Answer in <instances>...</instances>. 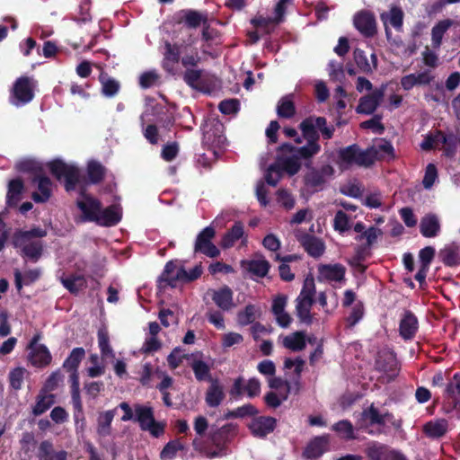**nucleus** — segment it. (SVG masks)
Returning <instances> with one entry per match:
<instances>
[{"mask_svg": "<svg viewBox=\"0 0 460 460\" xmlns=\"http://www.w3.org/2000/svg\"><path fill=\"white\" fill-rule=\"evenodd\" d=\"M121 220V213L115 205H111L105 208H101L98 220L95 223L102 226H116Z\"/></svg>", "mask_w": 460, "mask_h": 460, "instance_id": "bb28decb", "label": "nucleus"}, {"mask_svg": "<svg viewBox=\"0 0 460 460\" xmlns=\"http://www.w3.org/2000/svg\"><path fill=\"white\" fill-rule=\"evenodd\" d=\"M190 366L197 381L202 382L213 380L211 378L210 367L204 360L194 358Z\"/></svg>", "mask_w": 460, "mask_h": 460, "instance_id": "ea45409f", "label": "nucleus"}, {"mask_svg": "<svg viewBox=\"0 0 460 460\" xmlns=\"http://www.w3.org/2000/svg\"><path fill=\"white\" fill-rule=\"evenodd\" d=\"M404 13L401 7L392 6L389 14L384 13L381 14V20L385 23L387 20L390 24L398 31H401L403 25Z\"/></svg>", "mask_w": 460, "mask_h": 460, "instance_id": "a18cd8bd", "label": "nucleus"}, {"mask_svg": "<svg viewBox=\"0 0 460 460\" xmlns=\"http://www.w3.org/2000/svg\"><path fill=\"white\" fill-rule=\"evenodd\" d=\"M48 167L58 181L64 180L66 191L71 192L80 184V172L76 166L67 164L60 159H55L49 163Z\"/></svg>", "mask_w": 460, "mask_h": 460, "instance_id": "20e7f679", "label": "nucleus"}, {"mask_svg": "<svg viewBox=\"0 0 460 460\" xmlns=\"http://www.w3.org/2000/svg\"><path fill=\"white\" fill-rule=\"evenodd\" d=\"M203 142L207 145L222 147L226 142L224 135V125L219 121L207 125L203 131Z\"/></svg>", "mask_w": 460, "mask_h": 460, "instance_id": "ddd939ff", "label": "nucleus"}, {"mask_svg": "<svg viewBox=\"0 0 460 460\" xmlns=\"http://www.w3.org/2000/svg\"><path fill=\"white\" fill-rule=\"evenodd\" d=\"M389 451L386 445L373 442L366 448V455L369 460H385Z\"/></svg>", "mask_w": 460, "mask_h": 460, "instance_id": "864d4df0", "label": "nucleus"}, {"mask_svg": "<svg viewBox=\"0 0 460 460\" xmlns=\"http://www.w3.org/2000/svg\"><path fill=\"white\" fill-rule=\"evenodd\" d=\"M67 455L66 450L56 451L53 442L49 439L42 440L36 453L38 460H66Z\"/></svg>", "mask_w": 460, "mask_h": 460, "instance_id": "a211bd4d", "label": "nucleus"}, {"mask_svg": "<svg viewBox=\"0 0 460 460\" xmlns=\"http://www.w3.org/2000/svg\"><path fill=\"white\" fill-rule=\"evenodd\" d=\"M181 13H183L182 22L188 28L196 29L200 24L205 25L208 22L207 14H203L199 11L187 9L182 10Z\"/></svg>", "mask_w": 460, "mask_h": 460, "instance_id": "4c0bfd02", "label": "nucleus"}, {"mask_svg": "<svg viewBox=\"0 0 460 460\" xmlns=\"http://www.w3.org/2000/svg\"><path fill=\"white\" fill-rule=\"evenodd\" d=\"M332 430L337 432L342 438L346 440H351L356 438L353 425L348 420H341L333 424Z\"/></svg>", "mask_w": 460, "mask_h": 460, "instance_id": "5fc2aeb1", "label": "nucleus"}, {"mask_svg": "<svg viewBox=\"0 0 460 460\" xmlns=\"http://www.w3.org/2000/svg\"><path fill=\"white\" fill-rule=\"evenodd\" d=\"M358 147V146L357 144H353L341 148L338 151L340 164H345L347 165L356 164Z\"/></svg>", "mask_w": 460, "mask_h": 460, "instance_id": "603ef678", "label": "nucleus"}, {"mask_svg": "<svg viewBox=\"0 0 460 460\" xmlns=\"http://www.w3.org/2000/svg\"><path fill=\"white\" fill-rule=\"evenodd\" d=\"M16 248L22 249V255L29 258L31 261L36 262L41 257L43 252V243L41 241L24 242L21 245H14Z\"/></svg>", "mask_w": 460, "mask_h": 460, "instance_id": "7c9ffc66", "label": "nucleus"}, {"mask_svg": "<svg viewBox=\"0 0 460 460\" xmlns=\"http://www.w3.org/2000/svg\"><path fill=\"white\" fill-rule=\"evenodd\" d=\"M99 81L102 84V93L108 98L114 97L120 89V84L118 80L111 77L106 73H101Z\"/></svg>", "mask_w": 460, "mask_h": 460, "instance_id": "c9c22d12", "label": "nucleus"}, {"mask_svg": "<svg viewBox=\"0 0 460 460\" xmlns=\"http://www.w3.org/2000/svg\"><path fill=\"white\" fill-rule=\"evenodd\" d=\"M226 395L224 388L220 385L217 379L210 381V385L207 389L205 394V402L208 407L216 408L218 407L224 401Z\"/></svg>", "mask_w": 460, "mask_h": 460, "instance_id": "412c9836", "label": "nucleus"}, {"mask_svg": "<svg viewBox=\"0 0 460 460\" xmlns=\"http://www.w3.org/2000/svg\"><path fill=\"white\" fill-rule=\"evenodd\" d=\"M302 136L306 144L298 146L296 154L292 156L279 159L278 164L280 172H286L290 176L296 174L301 169L300 160L309 161L321 151L319 144L321 132L325 140L332 138L335 128L332 125H327V119L324 117L309 116L303 119L299 126Z\"/></svg>", "mask_w": 460, "mask_h": 460, "instance_id": "f257e3e1", "label": "nucleus"}, {"mask_svg": "<svg viewBox=\"0 0 460 460\" xmlns=\"http://www.w3.org/2000/svg\"><path fill=\"white\" fill-rule=\"evenodd\" d=\"M178 269L179 268H177V265L173 261L166 262L158 279L159 286L162 288H165L166 286L175 288L177 286V282L181 280V279H175L177 277Z\"/></svg>", "mask_w": 460, "mask_h": 460, "instance_id": "c85d7f7f", "label": "nucleus"}, {"mask_svg": "<svg viewBox=\"0 0 460 460\" xmlns=\"http://www.w3.org/2000/svg\"><path fill=\"white\" fill-rule=\"evenodd\" d=\"M182 449L183 446L178 440L169 441L161 451L160 457L163 460L172 459L177 452Z\"/></svg>", "mask_w": 460, "mask_h": 460, "instance_id": "338daca9", "label": "nucleus"}, {"mask_svg": "<svg viewBox=\"0 0 460 460\" xmlns=\"http://www.w3.org/2000/svg\"><path fill=\"white\" fill-rule=\"evenodd\" d=\"M47 234V230L40 226L33 227L30 230H19L13 234V245H21L24 242H29L32 238L45 237Z\"/></svg>", "mask_w": 460, "mask_h": 460, "instance_id": "2f4dec72", "label": "nucleus"}, {"mask_svg": "<svg viewBox=\"0 0 460 460\" xmlns=\"http://www.w3.org/2000/svg\"><path fill=\"white\" fill-rule=\"evenodd\" d=\"M385 97L384 88H376L370 93L362 96L356 107V112L358 114H373L381 104Z\"/></svg>", "mask_w": 460, "mask_h": 460, "instance_id": "9d476101", "label": "nucleus"}, {"mask_svg": "<svg viewBox=\"0 0 460 460\" xmlns=\"http://www.w3.org/2000/svg\"><path fill=\"white\" fill-rule=\"evenodd\" d=\"M270 269V262L265 260H252L248 264V270L259 278H264Z\"/></svg>", "mask_w": 460, "mask_h": 460, "instance_id": "6e6d98bb", "label": "nucleus"}, {"mask_svg": "<svg viewBox=\"0 0 460 460\" xmlns=\"http://www.w3.org/2000/svg\"><path fill=\"white\" fill-rule=\"evenodd\" d=\"M181 45L178 43L172 44L168 40L164 42L162 67L169 75H175V65H177L181 59Z\"/></svg>", "mask_w": 460, "mask_h": 460, "instance_id": "f8f14e48", "label": "nucleus"}, {"mask_svg": "<svg viewBox=\"0 0 460 460\" xmlns=\"http://www.w3.org/2000/svg\"><path fill=\"white\" fill-rule=\"evenodd\" d=\"M62 285L71 293L76 295L87 286V281L83 275L71 274L61 278Z\"/></svg>", "mask_w": 460, "mask_h": 460, "instance_id": "f704fd0d", "label": "nucleus"}, {"mask_svg": "<svg viewBox=\"0 0 460 460\" xmlns=\"http://www.w3.org/2000/svg\"><path fill=\"white\" fill-rule=\"evenodd\" d=\"M371 148L375 149V156H376V160L382 159L384 155L392 159L395 157L394 148L391 141L385 138H380L376 144L371 146Z\"/></svg>", "mask_w": 460, "mask_h": 460, "instance_id": "3c124183", "label": "nucleus"}, {"mask_svg": "<svg viewBox=\"0 0 460 460\" xmlns=\"http://www.w3.org/2000/svg\"><path fill=\"white\" fill-rule=\"evenodd\" d=\"M29 360L32 366L41 368L50 364L52 356L47 346L40 344L36 349L31 350Z\"/></svg>", "mask_w": 460, "mask_h": 460, "instance_id": "a878e982", "label": "nucleus"}, {"mask_svg": "<svg viewBox=\"0 0 460 460\" xmlns=\"http://www.w3.org/2000/svg\"><path fill=\"white\" fill-rule=\"evenodd\" d=\"M376 160V156H375V149L368 147L366 150H361L359 146L358 147L357 153V161L356 164L358 166L369 167Z\"/></svg>", "mask_w": 460, "mask_h": 460, "instance_id": "13d9d810", "label": "nucleus"}, {"mask_svg": "<svg viewBox=\"0 0 460 460\" xmlns=\"http://www.w3.org/2000/svg\"><path fill=\"white\" fill-rule=\"evenodd\" d=\"M202 272L201 265H196L190 271H187L184 267L181 266L177 270V277L175 279H181L180 281L188 283L200 278Z\"/></svg>", "mask_w": 460, "mask_h": 460, "instance_id": "bf43d9fd", "label": "nucleus"}, {"mask_svg": "<svg viewBox=\"0 0 460 460\" xmlns=\"http://www.w3.org/2000/svg\"><path fill=\"white\" fill-rule=\"evenodd\" d=\"M419 329V321L410 310H406L399 323V332L404 341L412 340Z\"/></svg>", "mask_w": 460, "mask_h": 460, "instance_id": "f3484780", "label": "nucleus"}, {"mask_svg": "<svg viewBox=\"0 0 460 460\" xmlns=\"http://www.w3.org/2000/svg\"><path fill=\"white\" fill-rule=\"evenodd\" d=\"M98 345L102 357H114L113 350L110 345V337L106 329L98 331Z\"/></svg>", "mask_w": 460, "mask_h": 460, "instance_id": "680f3d73", "label": "nucleus"}, {"mask_svg": "<svg viewBox=\"0 0 460 460\" xmlns=\"http://www.w3.org/2000/svg\"><path fill=\"white\" fill-rule=\"evenodd\" d=\"M327 443L328 440L323 437L314 438L305 447L303 456L310 460L320 458L327 449Z\"/></svg>", "mask_w": 460, "mask_h": 460, "instance_id": "5701e85b", "label": "nucleus"}, {"mask_svg": "<svg viewBox=\"0 0 460 460\" xmlns=\"http://www.w3.org/2000/svg\"><path fill=\"white\" fill-rule=\"evenodd\" d=\"M448 430V421L446 419L429 420L423 425L422 431L431 439L443 438Z\"/></svg>", "mask_w": 460, "mask_h": 460, "instance_id": "aec40b11", "label": "nucleus"}, {"mask_svg": "<svg viewBox=\"0 0 460 460\" xmlns=\"http://www.w3.org/2000/svg\"><path fill=\"white\" fill-rule=\"evenodd\" d=\"M375 368L379 372L388 374L389 380L397 376L398 362L394 351L385 349L378 351L375 361Z\"/></svg>", "mask_w": 460, "mask_h": 460, "instance_id": "6e6552de", "label": "nucleus"}, {"mask_svg": "<svg viewBox=\"0 0 460 460\" xmlns=\"http://www.w3.org/2000/svg\"><path fill=\"white\" fill-rule=\"evenodd\" d=\"M243 225L237 221L234 226L223 235L220 245L223 249H228L234 246L236 241L243 235Z\"/></svg>", "mask_w": 460, "mask_h": 460, "instance_id": "473e14b6", "label": "nucleus"}, {"mask_svg": "<svg viewBox=\"0 0 460 460\" xmlns=\"http://www.w3.org/2000/svg\"><path fill=\"white\" fill-rule=\"evenodd\" d=\"M444 394L447 398L455 400L456 395H460V372L456 373L453 376V379L449 381L444 390Z\"/></svg>", "mask_w": 460, "mask_h": 460, "instance_id": "774afa93", "label": "nucleus"}, {"mask_svg": "<svg viewBox=\"0 0 460 460\" xmlns=\"http://www.w3.org/2000/svg\"><path fill=\"white\" fill-rule=\"evenodd\" d=\"M25 372V368L22 367H15L10 371L8 377L10 386L13 389L17 391L22 388Z\"/></svg>", "mask_w": 460, "mask_h": 460, "instance_id": "0e129e2a", "label": "nucleus"}, {"mask_svg": "<svg viewBox=\"0 0 460 460\" xmlns=\"http://www.w3.org/2000/svg\"><path fill=\"white\" fill-rule=\"evenodd\" d=\"M441 230L439 219L436 214L429 213L421 217L420 232L426 238L436 237Z\"/></svg>", "mask_w": 460, "mask_h": 460, "instance_id": "6ab92c4d", "label": "nucleus"}, {"mask_svg": "<svg viewBox=\"0 0 460 460\" xmlns=\"http://www.w3.org/2000/svg\"><path fill=\"white\" fill-rule=\"evenodd\" d=\"M455 22L449 18L438 22L431 29V45L434 49H439L442 45L444 34Z\"/></svg>", "mask_w": 460, "mask_h": 460, "instance_id": "c756f323", "label": "nucleus"}, {"mask_svg": "<svg viewBox=\"0 0 460 460\" xmlns=\"http://www.w3.org/2000/svg\"><path fill=\"white\" fill-rule=\"evenodd\" d=\"M247 427L253 437L263 438L274 431L277 419L270 416H255Z\"/></svg>", "mask_w": 460, "mask_h": 460, "instance_id": "1a4fd4ad", "label": "nucleus"}, {"mask_svg": "<svg viewBox=\"0 0 460 460\" xmlns=\"http://www.w3.org/2000/svg\"><path fill=\"white\" fill-rule=\"evenodd\" d=\"M261 308L255 305L249 304L243 310L237 313V323L241 326L253 323L261 316Z\"/></svg>", "mask_w": 460, "mask_h": 460, "instance_id": "72a5a7b5", "label": "nucleus"}, {"mask_svg": "<svg viewBox=\"0 0 460 460\" xmlns=\"http://www.w3.org/2000/svg\"><path fill=\"white\" fill-rule=\"evenodd\" d=\"M32 184H37V191L31 193V199L36 203L47 202L52 195V181L44 174L32 176Z\"/></svg>", "mask_w": 460, "mask_h": 460, "instance_id": "4468645a", "label": "nucleus"}, {"mask_svg": "<svg viewBox=\"0 0 460 460\" xmlns=\"http://www.w3.org/2000/svg\"><path fill=\"white\" fill-rule=\"evenodd\" d=\"M277 114L279 118L291 119L296 114V106L290 97H282L277 105Z\"/></svg>", "mask_w": 460, "mask_h": 460, "instance_id": "8fccbe9b", "label": "nucleus"}, {"mask_svg": "<svg viewBox=\"0 0 460 460\" xmlns=\"http://www.w3.org/2000/svg\"><path fill=\"white\" fill-rule=\"evenodd\" d=\"M369 249L370 247L367 244L358 245L354 256L349 261V265L362 273L365 272L367 267L362 262L370 255Z\"/></svg>", "mask_w": 460, "mask_h": 460, "instance_id": "c03bdc74", "label": "nucleus"}, {"mask_svg": "<svg viewBox=\"0 0 460 460\" xmlns=\"http://www.w3.org/2000/svg\"><path fill=\"white\" fill-rule=\"evenodd\" d=\"M16 169L21 172H30L33 176L40 175L44 172L41 164L34 160L26 159L16 164Z\"/></svg>", "mask_w": 460, "mask_h": 460, "instance_id": "4d7b16f0", "label": "nucleus"}, {"mask_svg": "<svg viewBox=\"0 0 460 460\" xmlns=\"http://www.w3.org/2000/svg\"><path fill=\"white\" fill-rule=\"evenodd\" d=\"M216 230L209 226L202 229L197 235L194 243V252L201 253L209 258H217L220 254L219 249L212 243Z\"/></svg>", "mask_w": 460, "mask_h": 460, "instance_id": "0eeeda50", "label": "nucleus"}, {"mask_svg": "<svg viewBox=\"0 0 460 460\" xmlns=\"http://www.w3.org/2000/svg\"><path fill=\"white\" fill-rule=\"evenodd\" d=\"M346 268L341 263L320 264L318 280L341 282L345 279Z\"/></svg>", "mask_w": 460, "mask_h": 460, "instance_id": "dca6fc26", "label": "nucleus"}, {"mask_svg": "<svg viewBox=\"0 0 460 460\" xmlns=\"http://www.w3.org/2000/svg\"><path fill=\"white\" fill-rule=\"evenodd\" d=\"M214 303L223 311H229L234 306L233 291L228 286L211 290Z\"/></svg>", "mask_w": 460, "mask_h": 460, "instance_id": "4be33fe9", "label": "nucleus"}, {"mask_svg": "<svg viewBox=\"0 0 460 460\" xmlns=\"http://www.w3.org/2000/svg\"><path fill=\"white\" fill-rule=\"evenodd\" d=\"M360 416V420H358L360 428H367L375 425L385 427L386 421L389 422L397 431L402 428L403 421L401 418L396 419L394 415L388 411L381 413L374 403H371L370 406L364 409Z\"/></svg>", "mask_w": 460, "mask_h": 460, "instance_id": "7ed1b4c3", "label": "nucleus"}, {"mask_svg": "<svg viewBox=\"0 0 460 460\" xmlns=\"http://www.w3.org/2000/svg\"><path fill=\"white\" fill-rule=\"evenodd\" d=\"M85 350L82 347H77L72 349L68 357L63 363V368L66 371H77L80 363L84 358Z\"/></svg>", "mask_w": 460, "mask_h": 460, "instance_id": "79ce46f5", "label": "nucleus"}, {"mask_svg": "<svg viewBox=\"0 0 460 460\" xmlns=\"http://www.w3.org/2000/svg\"><path fill=\"white\" fill-rule=\"evenodd\" d=\"M353 23L355 28L366 38H372L377 32L376 18L369 11L357 13Z\"/></svg>", "mask_w": 460, "mask_h": 460, "instance_id": "9b49d317", "label": "nucleus"}, {"mask_svg": "<svg viewBox=\"0 0 460 460\" xmlns=\"http://www.w3.org/2000/svg\"><path fill=\"white\" fill-rule=\"evenodd\" d=\"M46 391L41 390L36 397V403L32 408L34 416H40L47 411L54 403V394H46Z\"/></svg>", "mask_w": 460, "mask_h": 460, "instance_id": "a19ab883", "label": "nucleus"}, {"mask_svg": "<svg viewBox=\"0 0 460 460\" xmlns=\"http://www.w3.org/2000/svg\"><path fill=\"white\" fill-rule=\"evenodd\" d=\"M353 58L355 60V63L357 64L358 67L360 69L361 72L369 74L372 72V67L368 62L367 57L364 50L360 49H355L353 52Z\"/></svg>", "mask_w": 460, "mask_h": 460, "instance_id": "69168bd1", "label": "nucleus"}, {"mask_svg": "<svg viewBox=\"0 0 460 460\" xmlns=\"http://www.w3.org/2000/svg\"><path fill=\"white\" fill-rule=\"evenodd\" d=\"M438 257L445 266L456 267L460 265V246L454 243L446 245L439 251Z\"/></svg>", "mask_w": 460, "mask_h": 460, "instance_id": "b1692460", "label": "nucleus"}, {"mask_svg": "<svg viewBox=\"0 0 460 460\" xmlns=\"http://www.w3.org/2000/svg\"><path fill=\"white\" fill-rule=\"evenodd\" d=\"M283 345L285 348L293 351H300L304 349L306 345L305 333L302 332H296L286 336L283 340Z\"/></svg>", "mask_w": 460, "mask_h": 460, "instance_id": "de8ad7c7", "label": "nucleus"}, {"mask_svg": "<svg viewBox=\"0 0 460 460\" xmlns=\"http://www.w3.org/2000/svg\"><path fill=\"white\" fill-rule=\"evenodd\" d=\"M40 270L34 269L25 271L22 276V273L16 270L14 271V282L17 290L20 291L22 288L23 284L29 285L36 281L40 278Z\"/></svg>", "mask_w": 460, "mask_h": 460, "instance_id": "09e8293b", "label": "nucleus"}, {"mask_svg": "<svg viewBox=\"0 0 460 460\" xmlns=\"http://www.w3.org/2000/svg\"><path fill=\"white\" fill-rule=\"evenodd\" d=\"M76 207L82 212L83 222H95L101 212L102 202L94 197H86V200L77 199Z\"/></svg>", "mask_w": 460, "mask_h": 460, "instance_id": "2eb2a0df", "label": "nucleus"}, {"mask_svg": "<svg viewBox=\"0 0 460 460\" xmlns=\"http://www.w3.org/2000/svg\"><path fill=\"white\" fill-rule=\"evenodd\" d=\"M24 191V183L21 178H15L9 181L6 194V205L15 208L19 204L22 194Z\"/></svg>", "mask_w": 460, "mask_h": 460, "instance_id": "393cba45", "label": "nucleus"}, {"mask_svg": "<svg viewBox=\"0 0 460 460\" xmlns=\"http://www.w3.org/2000/svg\"><path fill=\"white\" fill-rule=\"evenodd\" d=\"M36 86L37 81L32 77L27 75L18 77L10 91L9 102L15 107L31 102L35 96Z\"/></svg>", "mask_w": 460, "mask_h": 460, "instance_id": "39448f33", "label": "nucleus"}, {"mask_svg": "<svg viewBox=\"0 0 460 460\" xmlns=\"http://www.w3.org/2000/svg\"><path fill=\"white\" fill-rule=\"evenodd\" d=\"M315 285L314 279L306 278L304 281L303 288L299 296L296 300L308 301L314 303Z\"/></svg>", "mask_w": 460, "mask_h": 460, "instance_id": "052dcab7", "label": "nucleus"}, {"mask_svg": "<svg viewBox=\"0 0 460 460\" xmlns=\"http://www.w3.org/2000/svg\"><path fill=\"white\" fill-rule=\"evenodd\" d=\"M314 303L302 300H296V314L299 321L306 325L313 323L311 308Z\"/></svg>", "mask_w": 460, "mask_h": 460, "instance_id": "49530a36", "label": "nucleus"}, {"mask_svg": "<svg viewBox=\"0 0 460 460\" xmlns=\"http://www.w3.org/2000/svg\"><path fill=\"white\" fill-rule=\"evenodd\" d=\"M334 172V168L331 164H323L320 168L311 167L304 176V183L307 191L315 193L323 190Z\"/></svg>", "mask_w": 460, "mask_h": 460, "instance_id": "423d86ee", "label": "nucleus"}, {"mask_svg": "<svg viewBox=\"0 0 460 460\" xmlns=\"http://www.w3.org/2000/svg\"><path fill=\"white\" fill-rule=\"evenodd\" d=\"M238 431V426L234 423H226L220 428H212L208 433V439L210 445L195 438L192 445L195 450L201 453L209 459L226 456L227 447Z\"/></svg>", "mask_w": 460, "mask_h": 460, "instance_id": "f03ea898", "label": "nucleus"}, {"mask_svg": "<svg viewBox=\"0 0 460 460\" xmlns=\"http://www.w3.org/2000/svg\"><path fill=\"white\" fill-rule=\"evenodd\" d=\"M194 355L183 354L180 347L174 348L167 357V362L172 369H176L182 362V359H189Z\"/></svg>", "mask_w": 460, "mask_h": 460, "instance_id": "e2e57ef3", "label": "nucleus"}, {"mask_svg": "<svg viewBox=\"0 0 460 460\" xmlns=\"http://www.w3.org/2000/svg\"><path fill=\"white\" fill-rule=\"evenodd\" d=\"M115 413L116 410H109L99 413L97 418V433L101 437H107L111 434V422Z\"/></svg>", "mask_w": 460, "mask_h": 460, "instance_id": "e433bc0d", "label": "nucleus"}, {"mask_svg": "<svg viewBox=\"0 0 460 460\" xmlns=\"http://www.w3.org/2000/svg\"><path fill=\"white\" fill-rule=\"evenodd\" d=\"M301 244L305 252L314 258L321 257L324 251V243L314 235L305 234L302 240Z\"/></svg>", "mask_w": 460, "mask_h": 460, "instance_id": "cd10ccee", "label": "nucleus"}, {"mask_svg": "<svg viewBox=\"0 0 460 460\" xmlns=\"http://www.w3.org/2000/svg\"><path fill=\"white\" fill-rule=\"evenodd\" d=\"M86 172L89 182L98 184L103 181L106 168L100 162L92 160L87 164Z\"/></svg>", "mask_w": 460, "mask_h": 460, "instance_id": "58836bf2", "label": "nucleus"}, {"mask_svg": "<svg viewBox=\"0 0 460 460\" xmlns=\"http://www.w3.org/2000/svg\"><path fill=\"white\" fill-rule=\"evenodd\" d=\"M134 411V420L139 423L141 429H144L155 419L154 411L150 406L135 404Z\"/></svg>", "mask_w": 460, "mask_h": 460, "instance_id": "37998d69", "label": "nucleus"}]
</instances>
